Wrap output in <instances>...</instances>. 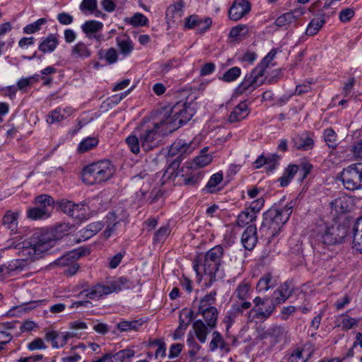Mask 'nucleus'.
Instances as JSON below:
<instances>
[{
	"label": "nucleus",
	"instance_id": "nucleus-1",
	"mask_svg": "<svg viewBox=\"0 0 362 362\" xmlns=\"http://www.w3.org/2000/svg\"><path fill=\"white\" fill-rule=\"evenodd\" d=\"M57 243L52 233L37 230L22 242L12 241L8 247L18 250L19 259L16 260V267L23 268L48 254Z\"/></svg>",
	"mask_w": 362,
	"mask_h": 362
},
{
	"label": "nucleus",
	"instance_id": "nucleus-2",
	"mask_svg": "<svg viewBox=\"0 0 362 362\" xmlns=\"http://www.w3.org/2000/svg\"><path fill=\"white\" fill-rule=\"evenodd\" d=\"M347 235L346 226L338 223L318 226L310 236V243L319 252L330 246L341 243Z\"/></svg>",
	"mask_w": 362,
	"mask_h": 362
},
{
	"label": "nucleus",
	"instance_id": "nucleus-3",
	"mask_svg": "<svg viewBox=\"0 0 362 362\" xmlns=\"http://www.w3.org/2000/svg\"><path fill=\"white\" fill-rule=\"evenodd\" d=\"M223 248L221 245H216L210 249L204 258H198L193 262V269L197 276L204 278L206 281L211 284L215 281L217 274L221 273L220 267L223 262Z\"/></svg>",
	"mask_w": 362,
	"mask_h": 362
},
{
	"label": "nucleus",
	"instance_id": "nucleus-4",
	"mask_svg": "<svg viewBox=\"0 0 362 362\" xmlns=\"http://www.w3.org/2000/svg\"><path fill=\"white\" fill-rule=\"evenodd\" d=\"M296 204V201H290L285 206L272 208L264 214L260 231L269 239L274 238L282 226L287 222Z\"/></svg>",
	"mask_w": 362,
	"mask_h": 362
},
{
	"label": "nucleus",
	"instance_id": "nucleus-5",
	"mask_svg": "<svg viewBox=\"0 0 362 362\" xmlns=\"http://www.w3.org/2000/svg\"><path fill=\"white\" fill-rule=\"evenodd\" d=\"M197 145L193 141L187 142L183 139H176L170 146L168 156L171 158L170 163L163 175V179L175 180L177 175V170L181 161L187 156L191 154L197 148Z\"/></svg>",
	"mask_w": 362,
	"mask_h": 362
},
{
	"label": "nucleus",
	"instance_id": "nucleus-6",
	"mask_svg": "<svg viewBox=\"0 0 362 362\" xmlns=\"http://www.w3.org/2000/svg\"><path fill=\"white\" fill-rule=\"evenodd\" d=\"M216 294V291H211L201 299H194L189 315H194V317L201 315L209 327H215L218 315L215 306Z\"/></svg>",
	"mask_w": 362,
	"mask_h": 362
},
{
	"label": "nucleus",
	"instance_id": "nucleus-7",
	"mask_svg": "<svg viewBox=\"0 0 362 362\" xmlns=\"http://www.w3.org/2000/svg\"><path fill=\"white\" fill-rule=\"evenodd\" d=\"M195 111L189 104L179 102L170 110H163L160 115L166 124V130L173 132L189 121Z\"/></svg>",
	"mask_w": 362,
	"mask_h": 362
},
{
	"label": "nucleus",
	"instance_id": "nucleus-8",
	"mask_svg": "<svg viewBox=\"0 0 362 362\" xmlns=\"http://www.w3.org/2000/svg\"><path fill=\"white\" fill-rule=\"evenodd\" d=\"M141 147L146 151L157 147L160 141V132L166 130V124L160 115L158 121L151 124L143 122L139 128Z\"/></svg>",
	"mask_w": 362,
	"mask_h": 362
},
{
	"label": "nucleus",
	"instance_id": "nucleus-9",
	"mask_svg": "<svg viewBox=\"0 0 362 362\" xmlns=\"http://www.w3.org/2000/svg\"><path fill=\"white\" fill-rule=\"evenodd\" d=\"M132 286V284L127 277L121 276L114 281H108L105 284H97L90 289L83 291L81 294H84L90 299H98L112 293L130 288Z\"/></svg>",
	"mask_w": 362,
	"mask_h": 362
},
{
	"label": "nucleus",
	"instance_id": "nucleus-10",
	"mask_svg": "<svg viewBox=\"0 0 362 362\" xmlns=\"http://www.w3.org/2000/svg\"><path fill=\"white\" fill-rule=\"evenodd\" d=\"M115 173L114 165L108 160L93 163L83 170V175L95 181H107L112 178Z\"/></svg>",
	"mask_w": 362,
	"mask_h": 362
},
{
	"label": "nucleus",
	"instance_id": "nucleus-11",
	"mask_svg": "<svg viewBox=\"0 0 362 362\" xmlns=\"http://www.w3.org/2000/svg\"><path fill=\"white\" fill-rule=\"evenodd\" d=\"M54 200L47 194H42L35 198L36 206L28 210V217L33 220L49 217L54 209Z\"/></svg>",
	"mask_w": 362,
	"mask_h": 362
},
{
	"label": "nucleus",
	"instance_id": "nucleus-12",
	"mask_svg": "<svg viewBox=\"0 0 362 362\" xmlns=\"http://www.w3.org/2000/svg\"><path fill=\"white\" fill-rule=\"evenodd\" d=\"M267 299H263L259 296L254 298L253 308L247 314V320L250 322H264L274 312V306L271 303L265 306L264 309L261 307L266 303Z\"/></svg>",
	"mask_w": 362,
	"mask_h": 362
},
{
	"label": "nucleus",
	"instance_id": "nucleus-13",
	"mask_svg": "<svg viewBox=\"0 0 362 362\" xmlns=\"http://www.w3.org/2000/svg\"><path fill=\"white\" fill-rule=\"evenodd\" d=\"M281 156L277 153H273L267 157L264 153L259 156L252 163V167L255 169H259L265 166V170L267 173L274 172L279 165Z\"/></svg>",
	"mask_w": 362,
	"mask_h": 362
},
{
	"label": "nucleus",
	"instance_id": "nucleus-14",
	"mask_svg": "<svg viewBox=\"0 0 362 362\" xmlns=\"http://www.w3.org/2000/svg\"><path fill=\"white\" fill-rule=\"evenodd\" d=\"M293 286L291 282L286 281L281 284L272 293V305L274 306V310L278 305L284 303L292 294Z\"/></svg>",
	"mask_w": 362,
	"mask_h": 362
},
{
	"label": "nucleus",
	"instance_id": "nucleus-15",
	"mask_svg": "<svg viewBox=\"0 0 362 362\" xmlns=\"http://www.w3.org/2000/svg\"><path fill=\"white\" fill-rule=\"evenodd\" d=\"M250 11V4L247 0H235L228 11V16L232 21H237L247 14Z\"/></svg>",
	"mask_w": 362,
	"mask_h": 362
},
{
	"label": "nucleus",
	"instance_id": "nucleus-16",
	"mask_svg": "<svg viewBox=\"0 0 362 362\" xmlns=\"http://www.w3.org/2000/svg\"><path fill=\"white\" fill-rule=\"evenodd\" d=\"M252 306L251 302L248 300H234L230 310L225 317L226 322L233 323L236 317L242 315L245 310H249Z\"/></svg>",
	"mask_w": 362,
	"mask_h": 362
},
{
	"label": "nucleus",
	"instance_id": "nucleus-17",
	"mask_svg": "<svg viewBox=\"0 0 362 362\" xmlns=\"http://www.w3.org/2000/svg\"><path fill=\"white\" fill-rule=\"evenodd\" d=\"M71 334H66V332L49 331L45 334V339L51 342L52 347L54 349H60L64 347L70 339Z\"/></svg>",
	"mask_w": 362,
	"mask_h": 362
},
{
	"label": "nucleus",
	"instance_id": "nucleus-18",
	"mask_svg": "<svg viewBox=\"0 0 362 362\" xmlns=\"http://www.w3.org/2000/svg\"><path fill=\"white\" fill-rule=\"evenodd\" d=\"M257 243V227L255 224L248 226L242 234L241 243L247 250H252Z\"/></svg>",
	"mask_w": 362,
	"mask_h": 362
},
{
	"label": "nucleus",
	"instance_id": "nucleus-19",
	"mask_svg": "<svg viewBox=\"0 0 362 362\" xmlns=\"http://www.w3.org/2000/svg\"><path fill=\"white\" fill-rule=\"evenodd\" d=\"M331 207L336 214H343L351 210L352 202L349 197H340L332 202Z\"/></svg>",
	"mask_w": 362,
	"mask_h": 362
},
{
	"label": "nucleus",
	"instance_id": "nucleus-20",
	"mask_svg": "<svg viewBox=\"0 0 362 362\" xmlns=\"http://www.w3.org/2000/svg\"><path fill=\"white\" fill-rule=\"evenodd\" d=\"M362 166L361 164H354L344 169L340 175L341 181H362Z\"/></svg>",
	"mask_w": 362,
	"mask_h": 362
},
{
	"label": "nucleus",
	"instance_id": "nucleus-21",
	"mask_svg": "<svg viewBox=\"0 0 362 362\" xmlns=\"http://www.w3.org/2000/svg\"><path fill=\"white\" fill-rule=\"evenodd\" d=\"M262 83L263 81H258L257 78H255L252 74H247L243 81L237 87L236 93L238 94H243L247 90H254Z\"/></svg>",
	"mask_w": 362,
	"mask_h": 362
},
{
	"label": "nucleus",
	"instance_id": "nucleus-22",
	"mask_svg": "<svg viewBox=\"0 0 362 362\" xmlns=\"http://www.w3.org/2000/svg\"><path fill=\"white\" fill-rule=\"evenodd\" d=\"M120 221L121 219L116 216L115 212H110L107 214L104 223L107 226L103 232V235L105 238H109L115 234L118 226H120Z\"/></svg>",
	"mask_w": 362,
	"mask_h": 362
},
{
	"label": "nucleus",
	"instance_id": "nucleus-23",
	"mask_svg": "<svg viewBox=\"0 0 362 362\" xmlns=\"http://www.w3.org/2000/svg\"><path fill=\"white\" fill-rule=\"evenodd\" d=\"M213 328L209 327L206 323H204L202 320H197L192 324L193 332L199 342L202 344L206 341L207 336Z\"/></svg>",
	"mask_w": 362,
	"mask_h": 362
},
{
	"label": "nucleus",
	"instance_id": "nucleus-24",
	"mask_svg": "<svg viewBox=\"0 0 362 362\" xmlns=\"http://www.w3.org/2000/svg\"><path fill=\"white\" fill-rule=\"evenodd\" d=\"M249 114L248 105L246 101L240 102L234 107L228 116L230 123L240 122L244 119Z\"/></svg>",
	"mask_w": 362,
	"mask_h": 362
},
{
	"label": "nucleus",
	"instance_id": "nucleus-25",
	"mask_svg": "<svg viewBox=\"0 0 362 362\" xmlns=\"http://www.w3.org/2000/svg\"><path fill=\"white\" fill-rule=\"evenodd\" d=\"M59 44L57 36L49 34L46 37H42L38 46V49L43 54L50 53L55 50Z\"/></svg>",
	"mask_w": 362,
	"mask_h": 362
},
{
	"label": "nucleus",
	"instance_id": "nucleus-26",
	"mask_svg": "<svg viewBox=\"0 0 362 362\" xmlns=\"http://www.w3.org/2000/svg\"><path fill=\"white\" fill-rule=\"evenodd\" d=\"M353 248L362 254V216L357 219L353 228Z\"/></svg>",
	"mask_w": 362,
	"mask_h": 362
},
{
	"label": "nucleus",
	"instance_id": "nucleus-27",
	"mask_svg": "<svg viewBox=\"0 0 362 362\" xmlns=\"http://www.w3.org/2000/svg\"><path fill=\"white\" fill-rule=\"evenodd\" d=\"M293 141L294 147L298 150L308 151L314 146L313 139L306 134L296 136Z\"/></svg>",
	"mask_w": 362,
	"mask_h": 362
},
{
	"label": "nucleus",
	"instance_id": "nucleus-28",
	"mask_svg": "<svg viewBox=\"0 0 362 362\" xmlns=\"http://www.w3.org/2000/svg\"><path fill=\"white\" fill-rule=\"evenodd\" d=\"M88 328V325L86 322L76 320L71 322L69 324V331H66V334H71V339L76 338L81 339L83 334V331Z\"/></svg>",
	"mask_w": 362,
	"mask_h": 362
},
{
	"label": "nucleus",
	"instance_id": "nucleus-29",
	"mask_svg": "<svg viewBox=\"0 0 362 362\" xmlns=\"http://www.w3.org/2000/svg\"><path fill=\"white\" fill-rule=\"evenodd\" d=\"M18 216L19 213L18 211H6L1 220L3 226L11 231H16L18 228Z\"/></svg>",
	"mask_w": 362,
	"mask_h": 362
},
{
	"label": "nucleus",
	"instance_id": "nucleus-30",
	"mask_svg": "<svg viewBox=\"0 0 362 362\" xmlns=\"http://www.w3.org/2000/svg\"><path fill=\"white\" fill-rule=\"evenodd\" d=\"M303 14L302 11H294L288 12L279 16L275 21V25L281 27L288 24H291L296 21V18Z\"/></svg>",
	"mask_w": 362,
	"mask_h": 362
},
{
	"label": "nucleus",
	"instance_id": "nucleus-31",
	"mask_svg": "<svg viewBox=\"0 0 362 362\" xmlns=\"http://www.w3.org/2000/svg\"><path fill=\"white\" fill-rule=\"evenodd\" d=\"M116 42L120 53L124 56H128L134 49V44L129 36L117 37Z\"/></svg>",
	"mask_w": 362,
	"mask_h": 362
},
{
	"label": "nucleus",
	"instance_id": "nucleus-32",
	"mask_svg": "<svg viewBox=\"0 0 362 362\" xmlns=\"http://www.w3.org/2000/svg\"><path fill=\"white\" fill-rule=\"evenodd\" d=\"M252 291L248 283L241 282L235 288L233 294L234 300H247L251 296Z\"/></svg>",
	"mask_w": 362,
	"mask_h": 362
},
{
	"label": "nucleus",
	"instance_id": "nucleus-33",
	"mask_svg": "<svg viewBox=\"0 0 362 362\" xmlns=\"http://www.w3.org/2000/svg\"><path fill=\"white\" fill-rule=\"evenodd\" d=\"M275 281L271 273L264 274L258 281L256 289L258 293H264L273 288Z\"/></svg>",
	"mask_w": 362,
	"mask_h": 362
},
{
	"label": "nucleus",
	"instance_id": "nucleus-34",
	"mask_svg": "<svg viewBox=\"0 0 362 362\" xmlns=\"http://www.w3.org/2000/svg\"><path fill=\"white\" fill-rule=\"evenodd\" d=\"M71 54L74 59H84L91 55V51L85 43L79 42L72 47Z\"/></svg>",
	"mask_w": 362,
	"mask_h": 362
},
{
	"label": "nucleus",
	"instance_id": "nucleus-35",
	"mask_svg": "<svg viewBox=\"0 0 362 362\" xmlns=\"http://www.w3.org/2000/svg\"><path fill=\"white\" fill-rule=\"evenodd\" d=\"M218 348L223 351H228L226 342L224 341L221 334L218 332L215 331L212 334V339L209 343V350L214 352Z\"/></svg>",
	"mask_w": 362,
	"mask_h": 362
},
{
	"label": "nucleus",
	"instance_id": "nucleus-36",
	"mask_svg": "<svg viewBox=\"0 0 362 362\" xmlns=\"http://www.w3.org/2000/svg\"><path fill=\"white\" fill-rule=\"evenodd\" d=\"M105 226L101 221H96L88 224L85 228L81 230L82 237L87 240L98 233Z\"/></svg>",
	"mask_w": 362,
	"mask_h": 362
},
{
	"label": "nucleus",
	"instance_id": "nucleus-37",
	"mask_svg": "<svg viewBox=\"0 0 362 362\" xmlns=\"http://www.w3.org/2000/svg\"><path fill=\"white\" fill-rule=\"evenodd\" d=\"M103 28V23L94 20L87 21L81 25V29L83 32L88 37H90V34H95L98 31L101 30Z\"/></svg>",
	"mask_w": 362,
	"mask_h": 362
},
{
	"label": "nucleus",
	"instance_id": "nucleus-38",
	"mask_svg": "<svg viewBox=\"0 0 362 362\" xmlns=\"http://www.w3.org/2000/svg\"><path fill=\"white\" fill-rule=\"evenodd\" d=\"M257 218V216L255 215L254 212L250 211L247 208L243 211L237 218V225L240 227H245L246 226H250L252 224V222L255 221Z\"/></svg>",
	"mask_w": 362,
	"mask_h": 362
},
{
	"label": "nucleus",
	"instance_id": "nucleus-39",
	"mask_svg": "<svg viewBox=\"0 0 362 362\" xmlns=\"http://www.w3.org/2000/svg\"><path fill=\"white\" fill-rule=\"evenodd\" d=\"M248 33L247 28L245 25H238L233 27L229 33V37L233 41H240L244 39Z\"/></svg>",
	"mask_w": 362,
	"mask_h": 362
},
{
	"label": "nucleus",
	"instance_id": "nucleus-40",
	"mask_svg": "<svg viewBox=\"0 0 362 362\" xmlns=\"http://www.w3.org/2000/svg\"><path fill=\"white\" fill-rule=\"evenodd\" d=\"M81 256V252L73 250L57 259L56 264L61 267H66L74 262Z\"/></svg>",
	"mask_w": 362,
	"mask_h": 362
},
{
	"label": "nucleus",
	"instance_id": "nucleus-41",
	"mask_svg": "<svg viewBox=\"0 0 362 362\" xmlns=\"http://www.w3.org/2000/svg\"><path fill=\"white\" fill-rule=\"evenodd\" d=\"M337 326L342 329H350L358 322V320L351 317L347 315H340L337 317Z\"/></svg>",
	"mask_w": 362,
	"mask_h": 362
},
{
	"label": "nucleus",
	"instance_id": "nucleus-42",
	"mask_svg": "<svg viewBox=\"0 0 362 362\" xmlns=\"http://www.w3.org/2000/svg\"><path fill=\"white\" fill-rule=\"evenodd\" d=\"M184 7L183 0H177L176 3L170 6L166 10V16L168 18H180Z\"/></svg>",
	"mask_w": 362,
	"mask_h": 362
},
{
	"label": "nucleus",
	"instance_id": "nucleus-43",
	"mask_svg": "<svg viewBox=\"0 0 362 362\" xmlns=\"http://www.w3.org/2000/svg\"><path fill=\"white\" fill-rule=\"evenodd\" d=\"M320 18H314L309 23L306 29V34L308 35L312 36L315 35L325 24L324 13H320Z\"/></svg>",
	"mask_w": 362,
	"mask_h": 362
},
{
	"label": "nucleus",
	"instance_id": "nucleus-44",
	"mask_svg": "<svg viewBox=\"0 0 362 362\" xmlns=\"http://www.w3.org/2000/svg\"><path fill=\"white\" fill-rule=\"evenodd\" d=\"M142 325L140 320L121 321L117 324V328L120 332L137 331Z\"/></svg>",
	"mask_w": 362,
	"mask_h": 362
},
{
	"label": "nucleus",
	"instance_id": "nucleus-45",
	"mask_svg": "<svg viewBox=\"0 0 362 362\" xmlns=\"http://www.w3.org/2000/svg\"><path fill=\"white\" fill-rule=\"evenodd\" d=\"M170 231L171 230L168 223L160 227L153 234V244L163 243L170 235Z\"/></svg>",
	"mask_w": 362,
	"mask_h": 362
},
{
	"label": "nucleus",
	"instance_id": "nucleus-46",
	"mask_svg": "<svg viewBox=\"0 0 362 362\" xmlns=\"http://www.w3.org/2000/svg\"><path fill=\"white\" fill-rule=\"evenodd\" d=\"M297 167L299 168L297 174L300 181L307 179L308 175H310L313 170V165L307 161H301L297 165Z\"/></svg>",
	"mask_w": 362,
	"mask_h": 362
},
{
	"label": "nucleus",
	"instance_id": "nucleus-47",
	"mask_svg": "<svg viewBox=\"0 0 362 362\" xmlns=\"http://www.w3.org/2000/svg\"><path fill=\"white\" fill-rule=\"evenodd\" d=\"M98 144V139L96 137H88L80 142L78 146L79 153L87 152L95 148Z\"/></svg>",
	"mask_w": 362,
	"mask_h": 362
},
{
	"label": "nucleus",
	"instance_id": "nucleus-48",
	"mask_svg": "<svg viewBox=\"0 0 362 362\" xmlns=\"http://www.w3.org/2000/svg\"><path fill=\"white\" fill-rule=\"evenodd\" d=\"M134 356V350L132 349H124L112 355V359L114 358L118 362H125L132 359Z\"/></svg>",
	"mask_w": 362,
	"mask_h": 362
},
{
	"label": "nucleus",
	"instance_id": "nucleus-49",
	"mask_svg": "<svg viewBox=\"0 0 362 362\" xmlns=\"http://www.w3.org/2000/svg\"><path fill=\"white\" fill-rule=\"evenodd\" d=\"M125 21L134 27L144 26L148 24V18L141 13H136L133 16L127 18Z\"/></svg>",
	"mask_w": 362,
	"mask_h": 362
},
{
	"label": "nucleus",
	"instance_id": "nucleus-50",
	"mask_svg": "<svg viewBox=\"0 0 362 362\" xmlns=\"http://www.w3.org/2000/svg\"><path fill=\"white\" fill-rule=\"evenodd\" d=\"M241 74V70L238 66H233L229 69L219 79L225 82H232L235 81Z\"/></svg>",
	"mask_w": 362,
	"mask_h": 362
},
{
	"label": "nucleus",
	"instance_id": "nucleus-51",
	"mask_svg": "<svg viewBox=\"0 0 362 362\" xmlns=\"http://www.w3.org/2000/svg\"><path fill=\"white\" fill-rule=\"evenodd\" d=\"M126 143L133 153L138 154L140 152V137L138 138L136 135H129L126 138Z\"/></svg>",
	"mask_w": 362,
	"mask_h": 362
},
{
	"label": "nucleus",
	"instance_id": "nucleus-52",
	"mask_svg": "<svg viewBox=\"0 0 362 362\" xmlns=\"http://www.w3.org/2000/svg\"><path fill=\"white\" fill-rule=\"evenodd\" d=\"M299 168L297 165L291 164L284 170V172L281 177L277 181H289L294 177V175L297 174Z\"/></svg>",
	"mask_w": 362,
	"mask_h": 362
},
{
	"label": "nucleus",
	"instance_id": "nucleus-53",
	"mask_svg": "<svg viewBox=\"0 0 362 362\" xmlns=\"http://www.w3.org/2000/svg\"><path fill=\"white\" fill-rule=\"evenodd\" d=\"M212 24V19L209 17L206 18H200L197 16V23L196 24V28H197V30L199 33L203 34L207 30L209 29Z\"/></svg>",
	"mask_w": 362,
	"mask_h": 362
},
{
	"label": "nucleus",
	"instance_id": "nucleus-54",
	"mask_svg": "<svg viewBox=\"0 0 362 362\" xmlns=\"http://www.w3.org/2000/svg\"><path fill=\"white\" fill-rule=\"evenodd\" d=\"M324 139L329 147L334 148L337 146V134L332 129H327L324 132Z\"/></svg>",
	"mask_w": 362,
	"mask_h": 362
},
{
	"label": "nucleus",
	"instance_id": "nucleus-55",
	"mask_svg": "<svg viewBox=\"0 0 362 362\" xmlns=\"http://www.w3.org/2000/svg\"><path fill=\"white\" fill-rule=\"evenodd\" d=\"M86 212L84 205L76 204L74 203L71 216L78 220H83L86 219Z\"/></svg>",
	"mask_w": 362,
	"mask_h": 362
},
{
	"label": "nucleus",
	"instance_id": "nucleus-56",
	"mask_svg": "<svg viewBox=\"0 0 362 362\" xmlns=\"http://www.w3.org/2000/svg\"><path fill=\"white\" fill-rule=\"evenodd\" d=\"M64 112H65V110L57 108L56 110L51 112V113L48 115L47 122L49 124H53L56 122L62 120L64 118V114L63 113Z\"/></svg>",
	"mask_w": 362,
	"mask_h": 362
},
{
	"label": "nucleus",
	"instance_id": "nucleus-57",
	"mask_svg": "<svg viewBox=\"0 0 362 362\" xmlns=\"http://www.w3.org/2000/svg\"><path fill=\"white\" fill-rule=\"evenodd\" d=\"M225 186L226 182H207L203 190L207 193H217L223 189Z\"/></svg>",
	"mask_w": 362,
	"mask_h": 362
},
{
	"label": "nucleus",
	"instance_id": "nucleus-58",
	"mask_svg": "<svg viewBox=\"0 0 362 362\" xmlns=\"http://www.w3.org/2000/svg\"><path fill=\"white\" fill-rule=\"evenodd\" d=\"M187 344L189 347V355L190 357L195 356L201 349V346L195 341L192 337H189L187 339Z\"/></svg>",
	"mask_w": 362,
	"mask_h": 362
},
{
	"label": "nucleus",
	"instance_id": "nucleus-59",
	"mask_svg": "<svg viewBox=\"0 0 362 362\" xmlns=\"http://www.w3.org/2000/svg\"><path fill=\"white\" fill-rule=\"evenodd\" d=\"M97 7V0H83L79 6L81 11H88L90 13L96 11Z\"/></svg>",
	"mask_w": 362,
	"mask_h": 362
},
{
	"label": "nucleus",
	"instance_id": "nucleus-60",
	"mask_svg": "<svg viewBox=\"0 0 362 362\" xmlns=\"http://www.w3.org/2000/svg\"><path fill=\"white\" fill-rule=\"evenodd\" d=\"M212 161V156L211 154L199 155L194 159V163L197 167H204Z\"/></svg>",
	"mask_w": 362,
	"mask_h": 362
},
{
	"label": "nucleus",
	"instance_id": "nucleus-61",
	"mask_svg": "<svg viewBox=\"0 0 362 362\" xmlns=\"http://www.w3.org/2000/svg\"><path fill=\"white\" fill-rule=\"evenodd\" d=\"M47 346L41 338H36L28 344L30 351L46 349Z\"/></svg>",
	"mask_w": 362,
	"mask_h": 362
},
{
	"label": "nucleus",
	"instance_id": "nucleus-62",
	"mask_svg": "<svg viewBox=\"0 0 362 362\" xmlns=\"http://www.w3.org/2000/svg\"><path fill=\"white\" fill-rule=\"evenodd\" d=\"M269 332L270 335L274 337L277 341L281 339L286 333L285 329L283 327L278 325L271 327Z\"/></svg>",
	"mask_w": 362,
	"mask_h": 362
},
{
	"label": "nucleus",
	"instance_id": "nucleus-63",
	"mask_svg": "<svg viewBox=\"0 0 362 362\" xmlns=\"http://www.w3.org/2000/svg\"><path fill=\"white\" fill-rule=\"evenodd\" d=\"M240 169V165L230 164L226 171V178L228 180V181L235 179V175Z\"/></svg>",
	"mask_w": 362,
	"mask_h": 362
},
{
	"label": "nucleus",
	"instance_id": "nucleus-64",
	"mask_svg": "<svg viewBox=\"0 0 362 362\" xmlns=\"http://www.w3.org/2000/svg\"><path fill=\"white\" fill-rule=\"evenodd\" d=\"M104 57L109 64H115L118 60L117 52L116 49L113 47H111L106 50Z\"/></svg>",
	"mask_w": 362,
	"mask_h": 362
}]
</instances>
